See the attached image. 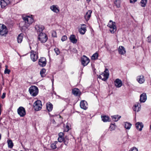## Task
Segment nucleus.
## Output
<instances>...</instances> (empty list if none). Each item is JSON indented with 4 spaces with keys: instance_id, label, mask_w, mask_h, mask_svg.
<instances>
[{
    "instance_id": "f257e3e1",
    "label": "nucleus",
    "mask_w": 151,
    "mask_h": 151,
    "mask_svg": "<svg viewBox=\"0 0 151 151\" xmlns=\"http://www.w3.org/2000/svg\"><path fill=\"white\" fill-rule=\"evenodd\" d=\"M23 19L24 21L21 22L19 25L22 27H25L27 28L30 24H31L34 21L33 16L32 15L26 16L23 17Z\"/></svg>"
},
{
    "instance_id": "f03ea898",
    "label": "nucleus",
    "mask_w": 151,
    "mask_h": 151,
    "mask_svg": "<svg viewBox=\"0 0 151 151\" xmlns=\"http://www.w3.org/2000/svg\"><path fill=\"white\" fill-rule=\"evenodd\" d=\"M29 91L30 94L33 96H35L37 95L39 92L38 87L35 86L30 87L29 89Z\"/></svg>"
},
{
    "instance_id": "7ed1b4c3",
    "label": "nucleus",
    "mask_w": 151,
    "mask_h": 151,
    "mask_svg": "<svg viewBox=\"0 0 151 151\" xmlns=\"http://www.w3.org/2000/svg\"><path fill=\"white\" fill-rule=\"evenodd\" d=\"M107 27L110 28L109 31L111 33H114L116 31V26L115 22L110 20L107 25Z\"/></svg>"
},
{
    "instance_id": "20e7f679",
    "label": "nucleus",
    "mask_w": 151,
    "mask_h": 151,
    "mask_svg": "<svg viewBox=\"0 0 151 151\" xmlns=\"http://www.w3.org/2000/svg\"><path fill=\"white\" fill-rule=\"evenodd\" d=\"M109 75L108 70L107 68H106L104 73L100 75L98 78L103 81H105L108 78Z\"/></svg>"
},
{
    "instance_id": "39448f33",
    "label": "nucleus",
    "mask_w": 151,
    "mask_h": 151,
    "mask_svg": "<svg viewBox=\"0 0 151 151\" xmlns=\"http://www.w3.org/2000/svg\"><path fill=\"white\" fill-rule=\"evenodd\" d=\"M38 38L41 42L45 43L47 40L48 37L45 34L41 32L39 35Z\"/></svg>"
},
{
    "instance_id": "423d86ee",
    "label": "nucleus",
    "mask_w": 151,
    "mask_h": 151,
    "mask_svg": "<svg viewBox=\"0 0 151 151\" xmlns=\"http://www.w3.org/2000/svg\"><path fill=\"white\" fill-rule=\"evenodd\" d=\"M34 108L35 110L38 111L41 109L42 104L41 101L40 100H37L34 103Z\"/></svg>"
},
{
    "instance_id": "0eeeda50",
    "label": "nucleus",
    "mask_w": 151,
    "mask_h": 151,
    "mask_svg": "<svg viewBox=\"0 0 151 151\" xmlns=\"http://www.w3.org/2000/svg\"><path fill=\"white\" fill-rule=\"evenodd\" d=\"M38 52L37 51L31 50L30 52V58L33 62L36 61L38 58Z\"/></svg>"
},
{
    "instance_id": "6e6552de",
    "label": "nucleus",
    "mask_w": 151,
    "mask_h": 151,
    "mask_svg": "<svg viewBox=\"0 0 151 151\" xmlns=\"http://www.w3.org/2000/svg\"><path fill=\"white\" fill-rule=\"evenodd\" d=\"M8 31L6 26L3 25L2 26L0 25V36H2L4 35H6Z\"/></svg>"
},
{
    "instance_id": "1a4fd4ad",
    "label": "nucleus",
    "mask_w": 151,
    "mask_h": 151,
    "mask_svg": "<svg viewBox=\"0 0 151 151\" xmlns=\"http://www.w3.org/2000/svg\"><path fill=\"white\" fill-rule=\"evenodd\" d=\"M18 114L20 117H24L26 115V111L24 108L22 106L19 107L17 110Z\"/></svg>"
},
{
    "instance_id": "9d476101",
    "label": "nucleus",
    "mask_w": 151,
    "mask_h": 151,
    "mask_svg": "<svg viewBox=\"0 0 151 151\" xmlns=\"http://www.w3.org/2000/svg\"><path fill=\"white\" fill-rule=\"evenodd\" d=\"M81 63L84 66L87 65L90 62L89 59L86 56L83 55L81 58Z\"/></svg>"
},
{
    "instance_id": "9b49d317",
    "label": "nucleus",
    "mask_w": 151,
    "mask_h": 151,
    "mask_svg": "<svg viewBox=\"0 0 151 151\" xmlns=\"http://www.w3.org/2000/svg\"><path fill=\"white\" fill-rule=\"evenodd\" d=\"M46 59L44 57L41 58L39 60L38 64L41 67H45L46 65Z\"/></svg>"
},
{
    "instance_id": "f8f14e48",
    "label": "nucleus",
    "mask_w": 151,
    "mask_h": 151,
    "mask_svg": "<svg viewBox=\"0 0 151 151\" xmlns=\"http://www.w3.org/2000/svg\"><path fill=\"white\" fill-rule=\"evenodd\" d=\"M80 28H79L78 31L80 34L84 35L85 34L86 31V25L85 24H81Z\"/></svg>"
},
{
    "instance_id": "ddd939ff",
    "label": "nucleus",
    "mask_w": 151,
    "mask_h": 151,
    "mask_svg": "<svg viewBox=\"0 0 151 151\" xmlns=\"http://www.w3.org/2000/svg\"><path fill=\"white\" fill-rule=\"evenodd\" d=\"M9 0H1L0 3L1 8H4L10 3Z\"/></svg>"
},
{
    "instance_id": "4468645a",
    "label": "nucleus",
    "mask_w": 151,
    "mask_h": 151,
    "mask_svg": "<svg viewBox=\"0 0 151 151\" xmlns=\"http://www.w3.org/2000/svg\"><path fill=\"white\" fill-rule=\"evenodd\" d=\"M50 9L53 12L57 13L60 11V9L58 6L57 5H53L50 7Z\"/></svg>"
},
{
    "instance_id": "2eb2a0df",
    "label": "nucleus",
    "mask_w": 151,
    "mask_h": 151,
    "mask_svg": "<svg viewBox=\"0 0 151 151\" xmlns=\"http://www.w3.org/2000/svg\"><path fill=\"white\" fill-rule=\"evenodd\" d=\"M80 106L81 108L84 110L88 108V104L85 100L81 101L80 103Z\"/></svg>"
},
{
    "instance_id": "dca6fc26",
    "label": "nucleus",
    "mask_w": 151,
    "mask_h": 151,
    "mask_svg": "<svg viewBox=\"0 0 151 151\" xmlns=\"http://www.w3.org/2000/svg\"><path fill=\"white\" fill-rule=\"evenodd\" d=\"M92 13V11L91 10H89L88 12L86 13L85 14L84 16V18L86 21H88L90 19L91 16V14Z\"/></svg>"
},
{
    "instance_id": "f3484780",
    "label": "nucleus",
    "mask_w": 151,
    "mask_h": 151,
    "mask_svg": "<svg viewBox=\"0 0 151 151\" xmlns=\"http://www.w3.org/2000/svg\"><path fill=\"white\" fill-rule=\"evenodd\" d=\"M115 86L117 88L120 87L122 85V82L121 80L117 78L116 79L114 82Z\"/></svg>"
},
{
    "instance_id": "a211bd4d",
    "label": "nucleus",
    "mask_w": 151,
    "mask_h": 151,
    "mask_svg": "<svg viewBox=\"0 0 151 151\" xmlns=\"http://www.w3.org/2000/svg\"><path fill=\"white\" fill-rule=\"evenodd\" d=\"M35 28L37 32L41 33L44 29V27L42 25H37L35 26Z\"/></svg>"
},
{
    "instance_id": "6ab92c4d",
    "label": "nucleus",
    "mask_w": 151,
    "mask_h": 151,
    "mask_svg": "<svg viewBox=\"0 0 151 151\" xmlns=\"http://www.w3.org/2000/svg\"><path fill=\"white\" fill-rule=\"evenodd\" d=\"M72 93L73 95L76 96H79L81 94V92L79 89L75 88L72 90Z\"/></svg>"
},
{
    "instance_id": "aec40b11",
    "label": "nucleus",
    "mask_w": 151,
    "mask_h": 151,
    "mask_svg": "<svg viewBox=\"0 0 151 151\" xmlns=\"http://www.w3.org/2000/svg\"><path fill=\"white\" fill-rule=\"evenodd\" d=\"M137 129L139 131H141L143 127V124L142 122H138L135 124Z\"/></svg>"
},
{
    "instance_id": "412c9836",
    "label": "nucleus",
    "mask_w": 151,
    "mask_h": 151,
    "mask_svg": "<svg viewBox=\"0 0 151 151\" xmlns=\"http://www.w3.org/2000/svg\"><path fill=\"white\" fill-rule=\"evenodd\" d=\"M118 51L119 54L121 55H124L126 53V50L124 47L120 46L118 49Z\"/></svg>"
},
{
    "instance_id": "4be33fe9",
    "label": "nucleus",
    "mask_w": 151,
    "mask_h": 151,
    "mask_svg": "<svg viewBox=\"0 0 151 151\" xmlns=\"http://www.w3.org/2000/svg\"><path fill=\"white\" fill-rule=\"evenodd\" d=\"M147 100V96L145 93H142L140 96V101L141 102H144Z\"/></svg>"
},
{
    "instance_id": "5701e85b",
    "label": "nucleus",
    "mask_w": 151,
    "mask_h": 151,
    "mask_svg": "<svg viewBox=\"0 0 151 151\" xmlns=\"http://www.w3.org/2000/svg\"><path fill=\"white\" fill-rule=\"evenodd\" d=\"M70 41L73 44H76L77 42V40L76 39V36L74 35H70Z\"/></svg>"
},
{
    "instance_id": "b1692460",
    "label": "nucleus",
    "mask_w": 151,
    "mask_h": 151,
    "mask_svg": "<svg viewBox=\"0 0 151 151\" xmlns=\"http://www.w3.org/2000/svg\"><path fill=\"white\" fill-rule=\"evenodd\" d=\"M137 80V81L140 84L143 83L145 81L143 76L142 75H141L140 76H138Z\"/></svg>"
},
{
    "instance_id": "393cba45",
    "label": "nucleus",
    "mask_w": 151,
    "mask_h": 151,
    "mask_svg": "<svg viewBox=\"0 0 151 151\" xmlns=\"http://www.w3.org/2000/svg\"><path fill=\"white\" fill-rule=\"evenodd\" d=\"M140 107L141 106L140 104L139 103H137L134 106V111L136 112L140 110Z\"/></svg>"
},
{
    "instance_id": "a878e982",
    "label": "nucleus",
    "mask_w": 151,
    "mask_h": 151,
    "mask_svg": "<svg viewBox=\"0 0 151 151\" xmlns=\"http://www.w3.org/2000/svg\"><path fill=\"white\" fill-rule=\"evenodd\" d=\"M46 108L48 111H51L53 108V106L52 104L50 102L47 103L46 104Z\"/></svg>"
},
{
    "instance_id": "bb28decb",
    "label": "nucleus",
    "mask_w": 151,
    "mask_h": 151,
    "mask_svg": "<svg viewBox=\"0 0 151 151\" xmlns=\"http://www.w3.org/2000/svg\"><path fill=\"white\" fill-rule=\"evenodd\" d=\"M23 38V34L21 33L19 34L17 37V41L18 43H20L22 41Z\"/></svg>"
},
{
    "instance_id": "cd10ccee",
    "label": "nucleus",
    "mask_w": 151,
    "mask_h": 151,
    "mask_svg": "<svg viewBox=\"0 0 151 151\" xmlns=\"http://www.w3.org/2000/svg\"><path fill=\"white\" fill-rule=\"evenodd\" d=\"M111 117L114 121L117 122L121 117V116L119 115H115L112 116Z\"/></svg>"
},
{
    "instance_id": "c85d7f7f",
    "label": "nucleus",
    "mask_w": 151,
    "mask_h": 151,
    "mask_svg": "<svg viewBox=\"0 0 151 151\" xmlns=\"http://www.w3.org/2000/svg\"><path fill=\"white\" fill-rule=\"evenodd\" d=\"M102 120L104 122H106L108 121H109V117L108 116H101Z\"/></svg>"
},
{
    "instance_id": "c756f323",
    "label": "nucleus",
    "mask_w": 151,
    "mask_h": 151,
    "mask_svg": "<svg viewBox=\"0 0 151 151\" xmlns=\"http://www.w3.org/2000/svg\"><path fill=\"white\" fill-rule=\"evenodd\" d=\"M121 0H115L114 1V3L117 8L120 7Z\"/></svg>"
},
{
    "instance_id": "7c9ffc66",
    "label": "nucleus",
    "mask_w": 151,
    "mask_h": 151,
    "mask_svg": "<svg viewBox=\"0 0 151 151\" xmlns=\"http://www.w3.org/2000/svg\"><path fill=\"white\" fill-rule=\"evenodd\" d=\"M46 70L44 68H42L40 70V73L42 77H44L45 76Z\"/></svg>"
},
{
    "instance_id": "2f4dec72",
    "label": "nucleus",
    "mask_w": 151,
    "mask_h": 151,
    "mask_svg": "<svg viewBox=\"0 0 151 151\" xmlns=\"http://www.w3.org/2000/svg\"><path fill=\"white\" fill-rule=\"evenodd\" d=\"M7 143L8 147L10 148H12L13 146V144L11 140H9L7 141Z\"/></svg>"
},
{
    "instance_id": "473e14b6",
    "label": "nucleus",
    "mask_w": 151,
    "mask_h": 151,
    "mask_svg": "<svg viewBox=\"0 0 151 151\" xmlns=\"http://www.w3.org/2000/svg\"><path fill=\"white\" fill-rule=\"evenodd\" d=\"M147 0H142L140 2V4H141V6L143 7H145L147 3Z\"/></svg>"
},
{
    "instance_id": "72a5a7b5",
    "label": "nucleus",
    "mask_w": 151,
    "mask_h": 151,
    "mask_svg": "<svg viewBox=\"0 0 151 151\" xmlns=\"http://www.w3.org/2000/svg\"><path fill=\"white\" fill-rule=\"evenodd\" d=\"M131 125H132L131 124L127 122L125 123L124 127L126 129H129L130 128Z\"/></svg>"
},
{
    "instance_id": "f704fd0d",
    "label": "nucleus",
    "mask_w": 151,
    "mask_h": 151,
    "mask_svg": "<svg viewBox=\"0 0 151 151\" xmlns=\"http://www.w3.org/2000/svg\"><path fill=\"white\" fill-rule=\"evenodd\" d=\"M98 56V54L96 53L93 54L92 56V59L93 60H96L97 59Z\"/></svg>"
},
{
    "instance_id": "c9c22d12",
    "label": "nucleus",
    "mask_w": 151,
    "mask_h": 151,
    "mask_svg": "<svg viewBox=\"0 0 151 151\" xmlns=\"http://www.w3.org/2000/svg\"><path fill=\"white\" fill-rule=\"evenodd\" d=\"M70 129L69 124L68 123L66 124V127H65L64 131L66 132H68Z\"/></svg>"
},
{
    "instance_id": "e433bc0d",
    "label": "nucleus",
    "mask_w": 151,
    "mask_h": 151,
    "mask_svg": "<svg viewBox=\"0 0 151 151\" xmlns=\"http://www.w3.org/2000/svg\"><path fill=\"white\" fill-rule=\"evenodd\" d=\"M57 143V142H55L54 143H52L51 145V147L53 149H55L57 148L56 145V143Z\"/></svg>"
},
{
    "instance_id": "4c0bfd02",
    "label": "nucleus",
    "mask_w": 151,
    "mask_h": 151,
    "mask_svg": "<svg viewBox=\"0 0 151 151\" xmlns=\"http://www.w3.org/2000/svg\"><path fill=\"white\" fill-rule=\"evenodd\" d=\"M5 67L6 68H5L4 70V73L5 74H9L10 72V70L7 69L8 66L7 65H6Z\"/></svg>"
},
{
    "instance_id": "58836bf2",
    "label": "nucleus",
    "mask_w": 151,
    "mask_h": 151,
    "mask_svg": "<svg viewBox=\"0 0 151 151\" xmlns=\"http://www.w3.org/2000/svg\"><path fill=\"white\" fill-rule=\"evenodd\" d=\"M115 129V126L113 124H111L110 127L109 129L110 131H112L114 130Z\"/></svg>"
},
{
    "instance_id": "ea45409f",
    "label": "nucleus",
    "mask_w": 151,
    "mask_h": 151,
    "mask_svg": "<svg viewBox=\"0 0 151 151\" xmlns=\"http://www.w3.org/2000/svg\"><path fill=\"white\" fill-rule=\"evenodd\" d=\"M105 46L108 51H110V47L109 45L108 44H106V43H104Z\"/></svg>"
},
{
    "instance_id": "a19ab883",
    "label": "nucleus",
    "mask_w": 151,
    "mask_h": 151,
    "mask_svg": "<svg viewBox=\"0 0 151 151\" xmlns=\"http://www.w3.org/2000/svg\"><path fill=\"white\" fill-rule=\"evenodd\" d=\"M54 50L56 53L57 55H58L60 53V51L57 48H56L54 49Z\"/></svg>"
},
{
    "instance_id": "79ce46f5",
    "label": "nucleus",
    "mask_w": 151,
    "mask_h": 151,
    "mask_svg": "<svg viewBox=\"0 0 151 151\" xmlns=\"http://www.w3.org/2000/svg\"><path fill=\"white\" fill-rule=\"evenodd\" d=\"M52 37H57V34L56 32L55 31H52Z\"/></svg>"
},
{
    "instance_id": "37998d69",
    "label": "nucleus",
    "mask_w": 151,
    "mask_h": 151,
    "mask_svg": "<svg viewBox=\"0 0 151 151\" xmlns=\"http://www.w3.org/2000/svg\"><path fill=\"white\" fill-rule=\"evenodd\" d=\"M67 39V37L65 35H64L62 37L61 40L63 42L66 40Z\"/></svg>"
},
{
    "instance_id": "c03bdc74",
    "label": "nucleus",
    "mask_w": 151,
    "mask_h": 151,
    "mask_svg": "<svg viewBox=\"0 0 151 151\" xmlns=\"http://www.w3.org/2000/svg\"><path fill=\"white\" fill-rule=\"evenodd\" d=\"M64 139L63 137H59L58 138V140L59 142H61L64 141Z\"/></svg>"
},
{
    "instance_id": "a18cd8bd",
    "label": "nucleus",
    "mask_w": 151,
    "mask_h": 151,
    "mask_svg": "<svg viewBox=\"0 0 151 151\" xmlns=\"http://www.w3.org/2000/svg\"><path fill=\"white\" fill-rule=\"evenodd\" d=\"M147 41L149 42H151V36H150L147 37Z\"/></svg>"
},
{
    "instance_id": "49530a36",
    "label": "nucleus",
    "mask_w": 151,
    "mask_h": 151,
    "mask_svg": "<svg viewBox=\"0 0 151 151\" xmlns=\"http://www.w3.org/2000/svg\"><path fill=\"white\" fill-rule=\"evenodd\" d=\"M63 133L62 132H60L59 134V137H63Z\"/></svg>"
},
{
    "instance_id": "de8ad7c7",
    "label": "nucleus",
    "mask_w": 151,
    "mask_h": 151,
    "mask_svg": "<svg viewBox=\"0 0 151 151\" xmlns=\"http://www.w3.org/2000/svg\"><path fill=\"white\" fill-rule=\"evenodd\" d=\"M6 96V93H3L2 95L1 96V98L2 99H4Z\"/></svg>"
},
{
    "instance_id": "09e8293b",
    "label": "nucleus",
    "mask_w": 151,
    "mask_h": 151,
    "mask_svg": "<svg viewBox=\"0 0 151 151\" xmlns=\"http://www.w3.org/2000/svg\"><path fill=\"white\" fill-rule=\"evenodd\" d=\"M133 151H138V149L135 147H133Z\"/></svg>"
},
{
    "instance_id": "8fccbe9b",
    "label": "nucleus",
    "mask_w": 151,
    "mask_h": 151,
    "mask_svg": "<svg viewBox=\"0 0 151 151\" xmlns=\"http://www.w3.org/2000/svg\"><path fill=\"white\" fill-rule=\"evenodd\" d=\"M58 116L59 118H61V116L60 115H58Z\"/></svg>"
},
{
    "instance_id": "3c124183",
    "label": "nucleus",
    "mask_w": 151,
    "mask_h": 151,
    "mask_svg": "<svg viewBox=\"0 0 151 151\" xmlns=\"http://www.w3.org/2000/svg\"><path fill=\"white\" fill-rule=\"evenodd\" d=\"M129 151H132V148H130Z\"/></svg>"
},
{
    "instance_id": "603ef678",
    "label": "nucleus",
    "mask_w": 151,
    "mask_h": 151,
    "mask_svg": "<svg viewBox=\"0 0 151 151\" xmlns=\"http://www.w3.org/2000/svg\"><path fill=\"white\" fill-rule=\"evenodd\" d=\"M53 79H52V84H53Z\"/></svg>"
},
{
    "instance_id": "864d4df0",
    "label": "nucleus",
    "mask_w": 151,
    "mask_h": 151,
    "mask_svg": "<svg viewBox=\"0 0 151 151\" xmlns=\"http://www.w3.org/2000/svg\"><path fill=\"white\" fill-rule=\"evenodd\" d=\"M91 0H86L88 2H89Z\"/></svg>"
},
{
    "instance_id": "5fc2aeb1",
    "label": "nucleus",
    "mask_w": 151,
    "mask_h": 151,
    "mask_svg": "<svg viewBox=\"0 0 151 151\" xmlns=\"http://www.w3.org/2000/svg\"><path fill=\"white\" fill-rule=\"evenodd\" d=\"M130 2L131 3H132V0H130Z\"/></svg>"
},
{
    "instance_id": "6e6d98bb",
    "label": "nucleus",
    "mask_w": 151,
    "mask_h": 151,
    "mask_svg": "<svg viewBox=\"0 0 151 151\" xmlns=\"http://www.w3.org/2000/svg\"><path fill=\"white\" fill-rule=\"evenodd\" d=\"M137 1V0H133V1L135 2Z\"/></svg>"
},
{
    "instance_id": "4d7b16f0",
    "label": "nucleus",
    "mask_w": 151,
    "mask_h": 151,
    "mask_svg": "<svg viewBox=\"0 0 151 151\" xmlns=\"http://www.w3.org/2000/svg\"><path fill=\"white\" fill-rule=\"evenodd\" d=\"M58 97H59V98H61V97H60V96H58Z\"/></svg>"
}]
</instances>
